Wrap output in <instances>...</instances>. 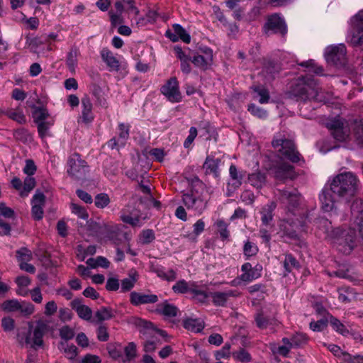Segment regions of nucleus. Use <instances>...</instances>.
Segmentation results:
<instances>
[{
    "instance_id": "1",
    "label": "nucleus",
    "mask_w": 363,
    "mask_h": 363,
    "mask_svg": "<svg viewBox=\"0 0 363 363\" xmlns=\"http://www.w3.org/2000/svg\"><path fill=\"white\" fill-rule=\"evenodd\" d=\"M359 184V180L354 173L345 172L338 174L329 186H324L319 195L321 208L325 212L331 211L335 207L336 197L350 201L357 194Z\"/></svg>"
},
{
    "instance_id": "2",
    "label": "nucleus",
    "mask_w": 363,
    "mask_h": 363,
    "mask_svg": "<svg viewBox=\"0 0 363 363\" xmlns=\"http://www.w3.org/2000/svg\"><path fill=\"white\" fill-rule=\"evenodd\" d=\"M290 97L297 101L315 100L325 102L330 98L328 92H323L318 83L311 78L301 77L293 82L289 90Z\"/></svg>"
},
{
    "instance_id": "3",
    "label": "nucleus",
    "mask_w": 363,
    "mask_h": 363,
    "mask_svg": "<svg viewBox=\"0 0 363 363\" xmlns=\"http://www.w3.org/2000/svg\"><path fill=\"white\" fill-rule=\"evenodd\" d=\"M191 189L182 193V202L188 210L201 215L206 208L209 200L205 185L197 176L186 178Z\"/></svg>"
},
{
    "instance_id": "4",
    "label": "nucleus",
    "mask_w": 363,
    "mask_h": 363,
    "mask_svg": "<svg viewBox=\"0 0 363 363\" xmlns=\"http://www.w3.org/2000/svg\"><path fill=\"white\" fill-rule=\"evenodd\" d=\"M331 239L338 251L349 255L355 246L356 230L337 228L331 232Z\"/></svg>"
},
{
    "instance_id": "5",
    "label": "nucleus",
    "mask_w": 363,
    "mask_h": 363,
    "mask_svg": "<svg viewBox=\"0 0 363 363\" xmlns=\"http://www.w3.org/2000/svg\"><path fill=\"white\" fill-rule=\"evenodd\" d=\"M279 199L286 216L296 217L299 214L301 194L297 189L279 190Z\"/></svg>"
},
{
    "instance_id": "6",
    "label": "nucleus",
    "mask_w": 363,
    "mask_h": 363,
    "mask_svg": "<svg viewBox=\"0 0 363 363\" xmlns=\"http://www.w3.org/2000/svg\"><path fill=\"white\" fill-rule=\"evenodd\" d=\"M89 172L87 162L83 160L80 154L74 152L67 160V172L74 180H81L86 177Z\"/></svg>"
},
{
    "instance_id": "7",
    "label": "nucleus",
    "mask_w": 363,
    "mask_h": 363,
    "mask_svg": "<svg viewBox=\"0 0 363 363\" xmlns=\"http://www.w3.org/2000/svg\"><path fill=\"white\" fill-rule=\"evenodd\" d=\"M272 144L274 148L280 147L279 149L280 153L291 162L297 163L301 160L303 161L293 140L282 138L274 139Z\"/></svg>"
},
{
    "instance_id": "8",
    "label": "nucleus",
    "mask_w": 363,
    "mask_h": 363,
    "mask_svg": "<svg viewBox=\"0 0 363 363\" xmlns=\"http://www.w3.org/2000/svg\"><path fill=\"white\" fill-rule=\"evenodd\" d=\"M351 31L347 41L352 46L363 45V9L359 11L350 19Z\"/></svg>"
},
{
    "instance_id": "9",
    "label": "nucleus",
    "mask_w": 363,
    "mask_h": 363,
    "mask_svg": "<svg viewBox=\"0 0 363 363\" xmlns=\"http://www.w3.org/2000/svg\"><path fill=\"white\" fill-rule=\"evenodd\" d=\"M48 323L43 320L37 321L34 328L32 323H28V332L25 335V343L30 344L31 342V335L33 334V345L42 346L43 345V336L48 332Z\"/></svg>"
},
{
    "instance_id": "10",
    "label": "nucleus",
    "mask_w": 363,
    "mask_h": 363,
    "mask_svg": "<svg viewBox=\"0 0 363 363\" xmlns=\"http://www.w3.org/2000/svg\"><path fill=\"white\" fill-rule=\"evenodd\" d=\"M293 216H286L284 218L279 225L281 237L286 238L291 240H298L297 228L300 223L298 218L294 219Z\"/></svg>"
},
{
    "instance_id": "11",
    "label": "nucleus",
    "mask_w": 363,
    "mask_h": 363,
    "mask_svg": "<svg viewBox=\"0 0 363 363\" xmlns=\"http://www.w3.org/2000/svg\"><path fill=\"white\" fill-rule=\"evenodd\" d=\"M161 93L171 102H179L182 100V94L179 88V82L176 77L169 79L160 89Z\"/></svg>"
},
{
    "instance_id": "12",
    "label": "nucleus",
    "mask_w": 363,
    "mask_h": 363,
    "mask_svg": "<svg viewBox=\"0 0 363 363\" xmlns=\"http://www.w3.org/2000/svg\"><path fill=\"white\" fill-rule=\"evenodd\" d=\"M133 323L138 329L140 334L145 336V338H147L149 335L155 336L160 335L163 337L167 336L165 330L155 328L151 322L140 318H134Z\"/></svg>"
},
{
    "instance_id": "13",
    "label": "nucleus",
    "mask_w": 363,
    "mask_h": 363,
    "mask_svg": "<svg viewBox=\"0 0 363 363\" xmlns=\"http://www.w3.org/2000/svg\"><path fill=\"white\" fill-rule=\"evenodd\" d=\"M264 31L265 33L273 31L284 35L287 33V28L284 20L279 15L274 13L268 17L264 26Z\"/></svg>"
},
{
    "instance_id": "14",
    "label": "nucleus",
    "mask_w": 363,
    "mask_h": 363,
    "mask_svg": "<svg viewBox=\"0 0 363 363\" xmlns=\"http://www.w3.org/2000/svg\"><path fill=\"white\" fill-rule=\"evenodd\" d=\"M274 174L276 179L282 182L287 179L294 180L297 177L294 167L286 162L276 165L274 167Z\"/></svg>"
},
{
    "instance_id": "15",
    "label": "nucleus",
    "mask_w": 363,
    "mask_h": 363,
    "mask_svg": "<svg viewBox=\"0 0 363 363\" xmlns=\"http://www.w3.org/2000/svg\"><path fill=\"white\" fill-rule=\"evenodd\" d=\"M33 117L39 137L43 139L49 135V130L54 124V119L50 115H33Z\"/></svg>"
},
{
    "instance_id": "16",
    "label": "nucleus",
    "mask_w": 363,
    "mask_h": 363,
    "mask_svg": "<svg viewBox=\"0 0 363 363\" xmlns=\"http://www.w3.org/2000/svg\"><path fill=\"white\" fill-rule=\"evenodd\" d=\"M45 204V196L43 192L37 190L31 199V214L34 220H40L43 219L44 215L43 207Z\"/></svg>"
},
{
    "instance_id": "17",
    "label": "nucleus",
    "mask_w": 363,
    "mask_h": 363,
    "mask_svg": "<svg viewBox=\"0 0 363 363\" xmlns=\"http://www.w3.org/2000/svg\"><path fill=\"white\" fill-rule=\"evenodd\" d=\"M325 55L328 62L341 63L346 55V47L343 44L328 47Z\"/></svg>"
},
{
    "instance_id": "18",
    "label": "nucleus",
    "mask_w": 363,
    "mask_h": 363,
    "mask_svg": "<svg viewBox=\"0 0 363 363\" xmlns=\"http://www.w3.org/2000/svg\"><path fill=\"white\" fill-rule=\"evenodd\" d=\"M159 298L156 294H145L136 291H132L130 294V302L135 306L143 304L155 303Z\"/></svg>"
},
{
    "instance_id": "19",
    "label": "nucleus",
    "mask_w": 363,
    "mask_h": 363,
    "mask_svg": "<svg viewBox=\"0 0 363 363\" xmlns=\"http://www.w3.org/2000/svg\"><path fill=\"white\" fill-rule=\"evenodd\" d=\"M70 306L77 312L80 318L87 321L91 320L92 311L88 306L82 303V299L74 298L71 301Z\"/></svg>"
},
{
    "instance_id": "20",
    "label": "nucleus",
    "mask_w": 363,
    "mask_h": 363,
    "mask_svg": "<svg viewBox=\"0 0 363 363\" xmlns=\"http://www.w3.org/2000/svg\"><path fill=\"white\" fill-rule=\"evenodd\" d=\"M204 55L197 54L193 57L191 62L201 69L206 70L213 61V52L210 48L203 50Z\"/></svg>"
},
{
    "instance_id": "21",
    "label": "nucleus",
    "mask_w": 363,
    "mask_h": 363,
    "mask_svg": "<svg viewBox=\"0 0 363 363\" xmlns=\"http://www.w3.org/2000/svg\"><path fill=\"white\" fill-rule=\"evenodd\" d=\"M236 291L229 290L224 292L216 291L210 293V296L212 298V302L216 306H225L226 303L230 297L237 296Z\"/></svg>"
},
{
    "instance_id": "22",
    "label": "nucleus",
    "mask_w": 363,
    "mask_h": 363,
    "mask_svg": "<svg viewBox=\"0 0 363 363\" xmlns=\"http://www.w3.org/2000/svg\"><path fill=\"white\" fill-rule=\"evenodd\" d=\"M276 207L277 203L274 201H270L262 208L260 214L263 225L267 227L271 224L274 219V211Z\"/></svg>"
},
{
    "instance_id": "23",
    "label": "nucleus",
    "mask_w": 363,
    "mask_h": 363,
    "mask_svg": "<svg viewBox=\"0 0 363 363\" xmlns=\"http://www.w3.org/2000/svg\"><path fill=\"white\" fill-rule=\"evenodd\" d=\"M101 56L103 61L108 67L110 71H118L120 62L114 56L113 52L107 48H104L101 51Z\"/></svg>"
},
{
    "instance_id": "24",
    "label": "nucleus",
    "mask_w": 363,
    "mask_h": 363,
    "mask_svg": "<svg viewBox=\"0 0 363 363\" xmlns=\"http://www.w3.org/2000/svg\"><path fill=\"white\" fill-rule=\"evenodd\" d=\"M256 326L260 330H264L273 325L274 318L267 315L263 310H259L254 315Z\"/></svg>"
},
{
    "instance_id": "25",
    "label": "nucleus",
    "mask_w": 363,
    "mask_h": 363,
    "mask_svg": "<svg viewBox=\"0 0 363 363\" xmlns=\"http://www.w3.org/2000/svg\"><path fill=\"white\" fill-rule=\"evenodd\" d=\"M283 267L284 268V275L286 277L294 269H299L301 268V264L292 254L288 253L284 255Z\"/></svg>"
},
{
    "instance_id": "26",
    "label": "nucleus",
    "mask_w": 363,
    "mask_h": 363,
    "mask_svg": "<svg viewBox=\"0 0 363 363\" xmlns=\"http://www.w3.org/2000/svg\"><path fill=\"white\" fill-rule=\"evenodd\" d=\"M230 180L228 182V186L233 190L239 188L242 184V175L239 174L235 164H231L229 169Z\"/></svg>"
},
{
    "instance_id": "27",
    "label": "nucleus",
    "mask_w": 363,
    "mask_h": 363,
    "mask_svg": "<svg viewBox=\"0 0 363 363\" xmlns=\"http://www.w3.org/2000/svg\"><path fill=\"white\" fill-rule=\"evenodd\" d=\"M220 160L208 156L203 163V167L206 174H213L216 177H218V165Z\"/></svg>"
},
{
    "instance_id": "28",
    "label": "nucleus",
    "mask_w": 363,
    "mask_h": 363,
    "mask_svg": "<svg viewBox=\"0 0 363 363\" xmlns=\"http://www.w3.org/2000/svg\"><path fill=\"white\" fill-rule=\"evenodd\" d=\"M157 312L164 316L174 318L177 315L178 308L165 301L162 304L158 306Z\"/></svg>"
},
{
    "instance_id": "29",
    "label": "nucleus",
    "mask_w": 363,
    "mask_h": 363,
    "mask_svg": "<svg viewBox=\"0 0 363 363\" xmlns=\"http://www.w3.org/2000/svg\"><path fill=\"white\" fill-rule=\"evenodd\" d=\"M79 55V50L77 47H72L67 53L66 65L71 72H75Z\"/></svg>"
},
{
    "instance_id": "30",
    "label": "nucleus",
    "mask_w": 363,
    "mask_h": 363,
    "mask_svg": "<svg viewBox=\"0 0 363 363\" xmlns=\"http://www.w3.org/2000/svg\"><path fill=\"white\" fill-rule=\"evenodd\" d=\"M114 316L111 308L102 306L95 313V318H96V323H101L104 320L111 319ZM93 323L94 320H91Z\"/></svg>"
},
{
    "instance_id": "31",
    "label": "nucleus",
    "mask_w": 363,
    "mask_h": 363,
    "mask_svg": "<svg viewBox=\"0 0 363 363\" xmlns=\"http://www.w3.org/2000/svg\"><path fill=\"white\" fill-rule=\"evenodd\" d=\"M13 136L14 139L23 144L30 143L32 140V135L29 131L26 128H18L13 130Z\"/></svg>"
},
{
    "instance_id": "32",
    "label": "nucleus",
    "mask_w": 363,
    "mask_h": 363,
    "mask_svg": "<svg viewBox=\"0 0 363 363\" xmlns=\"http://www.w3.org/2000/svg\"><path fill=\"white\" fill-rule=\"evenodd\" d=\"M141 338L144 340L143 347L145 352H152L155 350L157 344L160 343V340L157 336L148 335L147 338L141 335Z\"/></svg>"
},
{
    "instance_id": "33",
    "label": "nucleus",
    "mask_w": 363,
    "mask_h": 363,
    "mask_svg": "<svg viewBox=\"0 0 363 363\" xmlns=\"http://www.w3.org/2000/svg\"><path fill=\"white\" fill-rule=\"evenodd\" d=\"M248 181L254 187L262 188L266 181L265 174L260 172L252 173L248 176Z\"/></svg>"
},
{
    "instance_id": "34",
    "label": "nucleus",
    "mask_w": 363,
    "mask_h": 363,
    "mask_svg": "<svg viewBox=\"0 0 363 363\" xmlns=\"http://www.w3.org/2000/svg\"><path fill=\"white\" fill-rule=\"evenodd\" d=\"M191 281H186L184 279L177 281L172 287L174 294H185L189 293Z\"/></svg>"
},
{
    "instance_id": "35",
    "label": "nucleus",
    "mask_w": 363,
    "mask_h": 363,
    "mask_svg": "<svg viewBox=\"0 0 363 363\" xmlns=\"http://www.w3.org/2000/svg\"><path fill=\"white\" fill-rule=\"evenodd\" d=\"M183 326L185 329L194 333L202 331L204 326L203 323L198 319L187 318L183 321Z\"/></svg>"
},
{
    "instance_id": "36",
    "label": "nucleus",
    "mask_w": 363,
    "mask_h": 363,
    "mask_svg": "<svg viewBox=\"0 0 363 363\" xmlns=\"http://www.w3.org/2000/svg\"><path fill=\"white\" fill-rule=\"evenodd\" d=\"M328 323L332 326L333 329L338 333L347 336L349 334V330L345 325L340 322L337 318L331 315L329 318Z\"/></svg>"
},
{
    "instance_id": "37",
    "label": "nucleus",
    "mask_w": 363,
    "mask_h": 363,
    "mask_svg": "<svg viewBox=\"0 0 363 363\" xmlns=\"http://www.w3.org/2000/svg\"><path fill=\"white\" fill-rule=\"evenodd\" d=\"M35 185L36 182L35 178L32 176H27L23 181V189L20 191L21 196H27L28 194L34 189Z\"/></svg>"
},
{
    "instance_id": "38",
    "label": "nucleus",
    "mask_w": 363,
    "mask_h": 363,
    "mask_svg": "<svg viewBox=\"0 0 363 363\" xmlns=\"http://www.w3.org/2000/svg\"><path fill=\"white\" fill-rule=\"evenodd\" d=\"M120 218L123 223L129 224L132 227L142 226L140 216L132 217L131 216L126 214L124 209L121 211Z\"/></svg>"
},
{
    "instance_id": "39",
    "label": "nucleus",
    "mask_w": 363,
    "mask_h": 363,
    "mask_svg": "<svg viewBox=\"0 0 363 363\" xmlns=\"http://www.w3.org/2000/svg\"><path fill=\"white\" fill-rule=\"evenodd\" d=\"M217 230L222 240H226L230 237V231L228 230V224L223 220H218L215 223Z\"/></svg>"
},
{
    "instance_id": "40",
    "label": "nucleus",
    "mask_w": 363,
    "mask_h": 363,
    "mask_svg": "<svg viewBox=\"0 0 363 363\" xmlns=\"http://www.w3.org/2000/svg\"><path fill=\"white\" fill-rule=\"evenodd\" d=\"M130 125L125 123H119L118 125V138L120 140V145L124 146L126 140L129 138Z\"/></svg>"
},
{
    "instance_id": "41",
    "label": "nucleus",
    "mask_w": 363,
    "mask_h": 363,
    "mask_svg": "<svg viewBox=\"0 0 363 363\" xmlns=\"http://www.w3.org/2000/svg\"><path fill=\"white\" fill-rule=\"evenodd\" d=\"M291 340H292L291 345L294 346V348H298L306 345L308 342V338L306 334L297 333L292 335Z\"/></svg>"
},
{
    "instance_id": "42",
    "label": "nucleus",
    "mask_w": 363,
    "mask_h": 363,
    "mask_svg": "<svg viewBox=\"0 0 363 363\" xmlns=\"http://www.w3.org/2000/svg\"><path fill=\"white\" fill-rule=\"evenodd\" d=\"M233 357L242 363H249L252 361L251 354L244 348H240L238 351L233 352Z\"/></svg>"
},
{
    "instance_id": "43",
    "label": "nucleus",
    "mask_w": 363,
    "mask_h": 363,
    "mask_svg": "<svg viewBox=\"0 0 363 363\" xmlns=\"http://www.w3.org/2000/svg\"><path fill=\"white\" fill-rule=\"evenodd\" d=\"M111 200L106 193L98 194L94 198V205L98 208H104L108 206Z\"/></svg>"
},
{
    "instance_id": "44",
    "label": "nucleus",
    "mask_w": 363,
    "mask_h": 363,
    "mask_svg": "<svg viewBox=\"0 0 363 363\" xmlns=\"http://www.w3.org/2000/svg\"><path fill=\"white\" fill-rule=\"evenodd\" d=\"M140 242L143 245H148L153 242L155 239V235L153 230L146 229L143 230L140 234Z\"/></svg>"
},
{
    "instance_id": "45",
    "label": "nucleus",
    "mask_w": 363,
    "mask_h": 363,
    "mask_svg": "<svg viewBox=\"0 0 363 363\" xmlns=\"http://www.w3.org/2000/svg\"><path fill=\"white\" fill-rule=\"evenodd\" d=\"M124 353L125 356V361L133 360L137 356V347L133 342H128L124 347Z\"/></svg>"
},
{
    "instance_id": "46",
    "label": "nucleus",
    "mask_w": 363,
    "mask_h": 363,
    "mask_svg": "<svg viewBox=\"0 0 363 363\" xmlns=\"http://www.w3.org/2000/svg\"><path fill=\"white\" fill-rule=\"evenodd\" d=\"M106 350L110 357L114 359H118L122 357L121 345L117 343H108Z\"/></svg>"
},
{
    "instance_id": "47",
    "label": "nucleus",
    "mask_w": 363,
    "mask_h": 363,
    "mask_svg": "<svg viewBox=\"0 0 363 363\" xmlns=\"http://www.w3.org/2000/svg\"><path fill=\"white\" fill-rule=\"evenodd\" d=\"M21 308V303L16 299L5 301L1 305V308L8 312L16 311Z\"/></svg>"
},
{
    "instance_id": "48",
    "label": "nucleus",
    "mask_w": 363,
    "mask_h": 363,
    "mask_svg": "<svg viewBox=\"0 0 363 363\" xmlns=\"http://www.w3.org/2000/svg\"><path fill=\"white\" fill-rule=\"evenodd\" d=\"M172 28L175 33L177 34L180 40L186 43H189L191 41V37L186 30L179 24H174Z\"/></svg>"
},
{
    "instance_id": "49",
    "label": "nucleus",
    "mask_w": 363,
    "mask_h": 363,
    "mask_svg": "<svg viewBox=\"0 0 363 363\" xmlns=\"http://www.w3.org/2000/svg\"><path fill=\"white\" fill-rule=\"evenodd\" d=\"M70 208L72 213L77 215L79 218L86 220L89 218V214L84 207L77 203H72Z\"/></svg>"
},
{
    "instance_id": "50",
    "label": "nucleus",
    "mask_w": 363,
    "mask_h": 363,
    "mask_svg": "<svg viewBox=\"0 0 363 363\" xmlns=\"http://www.w3.org/2000/svg\"><path fill=\"white\" fill-rule=\"evenodd\" d=\"M252 89L254 92L256 94L255 97L259 96V101L261 104H264L268 101L269 99V91L265 88L261 86H254Z\"/></svg>"
},
{
    "instance_id": "51",
    "label": "nucleus",
    "mask_w": 363,
    "mask_h": 363,
    "mask_svg": "<svg viewBox=\"0 0 363 363\" xmlns=\"http://www.w3.org/2000/svg\"><path fill=\"white\" fill-rule=\"evenodd\" d=\"M258 250V247L255 243L249 240L245 242L243 247V253L246 257H250L257 255Z\"/></svg>"
},
{
    "instance_id": "52",
    "label": "nucleus",
    "mask_w": 363,
    "mask_h": 363,
    "mask_svg": "<svg viewBox=\"0 0 363 363\" xmlns=\"http://www.w3.org/2000/svg\"><path fill=\"white\" fill-rule=\"evenodd\" d=\"M136 281L137 279L133 276L123 279L121 281V292L124 293L130 291L134 287Z\"/></svg>"
},
{
    "instance_id": "53",
    "label": "nucleus",
    "mask_w": 363,
    "mask_h": 363,
    "mask_svg": "<svg viewBox=\"0 0 363 363\" xmlns=\"http://www.w3.org/2000/svg\"><path fill=\"white\" fill-rule=\"evenodd\" d=\"M16 257L21 262L29 261L32 258V253L27 247H21L16 251Z\"/></svg>"
},
{
    "instance_id": "54",
    "label": "nucleus",
    "mask_w": 363,
    "mask_h": 363,
    "mask_svg": "<svg viewBox=\"0 0 363 363\" xmlns=\"http://www.w3.org/2000/svg\"><path fill=\"white\" fill-rule=\"evenodd\" d=\"M328 320L325 318H322L317 321H312L310 323V328L315 332L323 331L327 328Z\"/></svg>"
},
{
    "instance_id": "55",
    "label": "nucleus",
    "mask_w": 363,
    "mask_h": 363,
    "mask_svg": "<svg viewBox=\"0 0 363 363\" xmlns=\"http://www.w3.org/2000/svg\"><path fill=\"white\" fill-rule=\"evenodd\" d=\"M82 113H89L93 110V104L90 97L84 94L81 99Z\"/></svg>"
},
{
    "instance_id": "56",
    "label": "nucleus",
    "mask_w": 363,
    "mask_h": 363,
    "mask_svg": "<svg viewBox=\"0 0 363 363\" xmlns=\"http://www.w3.org/2000/svg\"><path fill=\"white\" fill-rule=\"evenodd\" d=\"M60 336L65 340H72L74 336V332L72 328L68 325L62 327L60 330Z\"/></svg>"
},
{
    "instance_id": "57",
    "label": "nucleus",
    "mask_w": 363,
    "mask_h": 363,
    "mask_svg": "<svg viewBox=\"0 0 363 363\" xmlns=\"http://www.w3.org/2000/svg\"><path fill=\"white\" fill-rule=\"evenodd\" d=\"M1 327L5 332H11L14 329L15 321L11 317H4L1 319Z\"/></svg>"
},
{
    "instance_id": "58",
    "label": "nucleus",
    "mask_w": 363,
    "mask_h": 363,
    "mask_svg": "<svg viewBox=\"0 0 363 363\" xmlns=\"http://www.w3.org/2000/svg\"><path fill=\"white\" fill-rule=\"evenodd\" d=\"M344 363H363V356L360 354L351 355L349 353L343 354Z\"/></svg>"
},
{
    "instance_id": "59",
    "label": "nucleus",
    "mask_w": 363,
    "mask_h": 363,
    "mask_svg": "<svg viewBox=\"0 0 363 363\" xmlns=\"http://www.w3.org/2000/svg\"><path fill=\"white\" fill-rule=\"evenodd\" d=\"M120 286L119 280L115 277H110L106 281V289L108 291H116Z\"/></svg>"
},
{
    "instance_id": "60",
    "label": "nucleus",
    "mask_w": 363,
    "mask_h": 363,
    "mask_svg": "<svg viewBox=\"0 0 363 363\" xmlns=\"http://www.w3.org/2000/svg\"><path fill=\"white\" fill-rule=\"evenodd\" d=\"M37 167L35 162L32 160H27L26 161V165L23 168V172L27 176H33L36 172Z\"/></svg>"
},
{
    "instance_id": "61",
    "label": "nucleus",
    "mask_w": 363,
    "mask_h": 363,
    "mask_svg": "<svg viewBox=\"0 0 363 363\" xmlns=\"http://www.w3.org/2000/svg\"><path fill=\"white\" fill-rule=\"evenodd\" d=\"M94 96L96 99L94 104L95 107L105 108L107 106V102L106 99L101 94V91L95 90L94 91Z\"/></svg>"
},
{
    "instance_id": "62",
    "label": "nucleus",
    "mask_w": 363,
    "mask_h": 363,
    "mask_svg": "<svg viewBox=\"0 0 363 363\" xmlns=\"http://www.w3.org/2000/svg\"><path fill=\"white\" fill-rule=\"evenodd\" d=\"M260 276L259 274H257L255 270L253 269H250V271L247 272L246 273H242L240 275V279L245 282H250L252 280L258 278Z\"/></svg>"
},
{
    "instance_id": "63",
    "label": "nucleus",
    "mask_w": 363,
    "mask_h": 363,
    "mask_svg": "<svg viewBox=\"0 0 363 363\" xmlns=\"http://www.w3.org/2000/svg\"><path fill=\"white\" fill-rule=\"evenodd\" d=\"M96 333L99 341L106 342L108 340L109 335L105 325H100L97 329Z\"/></svg>"
},
{
    "instance_id": "64",
    "label": "nucleus",
    "mask_w": 363,
    "mask_h": 363,
    "mask_svg": "<svg viewBox=\"0 0 363 363\" xmlns=\"http://www.w3.org/2000/svg\"><path fill=\"white\" fill-rule=\"evenodd\" d=\"M21 308L18 311L24 315H30L34 312V306L29 302H23L21 303Z\"/></svg>"
}]
</instances>
